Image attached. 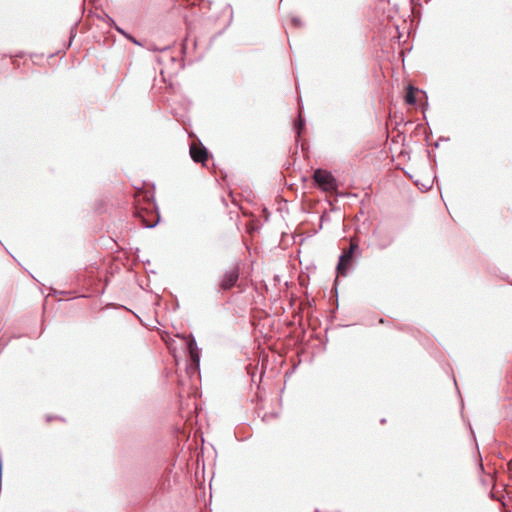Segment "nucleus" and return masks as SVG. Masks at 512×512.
<instances>
[{
    "instance_id": "nucleus-6",
    "label": "nucleus",
    "mask_w": 512,
    "mask_h": 512,
    "mask_svg": "<svg viewBox=\"0 0 512 512\" xmlns=\"http://www.w3.org/2000/svg\"><path fill=\"white\" fill-rule=\"evenodd\" d=\"M417 92V89L413 86H408L407 88V92H406V95H405V101L410 104V105H413L416 103V97H415V93Z\"/></svg>"
},
{
    "instance_id": "nucleus-4",
    "label": "nucleus",
    "mask_w": 512,
    "mask_h": 512,
    "mask_svg": "<svg viewBox=\"0 0 512 512\" xmlns=\"http://www.w3.org/2000/svg\"><path fill=\"white\" fill-rule=\"evenodd\" d=\"M190 155L195 162L204 163L208 159L207 149L200 143H192Z\"/></svg>"
},
{
    "instance_id": "nucleus-5",
    "label": "nucleus",
    "mask_w": 512,
    "mask_h": 512,
    "mask_svg": "<svg viewBox=\"0 0 512 512\" xmlns=\"http://www.w3.org/2000/svg\"><path fill=\"white\" fill-rule=\"evenodd\" d=\"M353 255L351 254V251H344L343 254L340 256V260L337 266V272L338 274L345 276L346 272L352 262Z\"/></svg>"
},
{
    "instance_id": "nucleus-3",
    "label": "nucleus",
    "mask_w": 512,
    "mask_h": 512,
    "mask_svg": "<svg viewBox=\"0 0 512 512\" xmlns=\"http://www.w3.org/2000/svg\"><path fill=\"white\" fill-rule=\"evenodd\" d=\"M239 278V268L233 267L230 270L226 271L224 274L221 282H220V288L222 290H229L231 289L237 282Z\"/></svg>"
},
{
    "instance_id": "nucleus-1",
    "label": "nucleus",
    "mask_w": 512,
    "mask_h": 512,
    "mask_svg": "<svg viewBox=\"0 0 512 512\" xmlns=\"http://www.w3.org/2000/svg\"><path fill=\"white\" fill-rule=\"evenodd\" d=\"M146 199V195L138 193L136 195L135 216L141 221L145 227H154L159 221V215L155 210L154 204L147 199L145 206H141V200Z\"/></svg>"
},
{
    "instance_id": "nucleus-7",
    "label": "nucleus",
    "mask_w": 512,
    "mask_h": 512,
    "mask_svg": "<svg viewBox=\"0 0 512 512\" xmlns=\"http://www.w3.org/2000/svg\"><path fill=\"white\" fill-rule=\"evenodd\" d=\"M188 349H189V353H190L192 361L197 363L199 361V355H198L197 347H196L194 340L189 341Z\"/></svg>"
},
{
    "instance_id": "nucleus-9",
    "label": "nucleus",
    "mask_w": 512,
    "mask_h": 512,
    "mask_svg": "<svg viewBox=\"0 0 512 512\" xmlns=\"http://www.w3.org/2000/svg\"><path fill=\"white\" fill-rule=\"evenodd\" d=\"M131 40L133 41V43L138 44V42L134 38H131Z\"/></svg>"
},
{
    "instance_id": "nucleus-8",
    "label": "nucleus",
    "mask_w": 512,
    "mask_h": 512,
    "mask_svg": "<svg viewBox=\"0 0 512 512\" xmlns=\"http://www.w3.org/2000/svg\"><path fill=\"white\" fill-rule=\"evenodd\" d=\"M358 248V242L354 239L350 241V247L347 251H351V254L353 255L355 250Z\"/></svg>"
},
{
    "instance_id": "nucleus-2",
    "label": "nucleus",
    "mask_w": 512,
    "mask_h": 512,
    "mask_svg": "<svg viewBox=\"0 0 512 512\" xmlns=\"http://www.w3.org/2000/svg\"><path fill=\"white\" fill-rule=\"evenodd\" d=\"M313 179L323 191L329 193L337 191V181L329 171L317 169L314 172Z\"/></svg>"
}]
</instances>
